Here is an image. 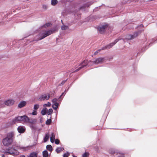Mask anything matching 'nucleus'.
I'll return each instance as SVG.
<instances>
[{"mask_svg": "<svg viewBox=\"0 0 157 157\" xmlns=\"http://www.w3.org/2000/svg\"><path fill=\"white\" fill-rule=\"evenodd\" d=\"M14 135V133L13 132L8 133L7 136L3 140L2 143L4 145L8 146L11 144L13 141Z\"/></svg>", "mask_w": 157, "mask_h": 157, "instance_id": "nucleus-1", "label": "nucleus"}, {"mask_svg": "<svg viewBox=\"0 0 157 157\" xmlns=\"http://www.w3.org/2000/svg\"><path fill=\"white\" fill-rule=\"evenodd\" d=\"M29 121V118L26 115L19 116L15 117L13 120L14 123H21L22 124H27Z\"/></svg>", "mask_w": 157, "mask_h": 157, "instance_id": "nucleus-2", "label": "nucleus"}, {"mask_svg": "<svg viewBox=\"0 0 157 157\" xmlns=\"http://www.w3.org/2000/svg\"><path fill=\"white\" fill-rule=\"evenodd\" d=\"M54 31L53 30H50L43 31L42 33H40L37 36L38 37L36 40H42L45 37L50 35L52 34Z\"/></svg>", "mask_w": 157, "mask_h": 157, "instance_id": "nucleus-3", "label": "nucleus"}, {"mask_svg": "<svg viewBox=\"0 0 157 157\" xmlns=\"http://www.w3.org/2000/svg\"><path fill=\"white\" fill-rule=\"evenodd\" d=\"M121 40V38H118L115 40L113 42L111 43L109 45H106L105 47L102 48L101 49H100L97 51H96L94 53V55H96L98 53V52L100 51L101 50H104L105 49H109L113 46L118 41Z\"/></svg>", "mask_w": 157, "mask_h": 157, "instance_id": "nucleus-4", "label": "nucleus"}, {"mask_svg": "<svg viewBox=\"0 0 157 157\" xmlns=\"http://www.w3.org/2000/svg\"><path fill=\"white\" fill-rule=\"evenodd\" d=\"M109 153L113 155L114 156L117 155V157H124V155L119 152L117 150L112 149L109 151Z\"/></svg>", "mask_w": 157, "mask_h": 157, "instance_id": "nucleus-5", "label": "nucleus"}, {"mask_svg": "<svg viewBox=\"0 0 157 157\" xmlns=\"http://www.w3.org/2000/svg\"><path fill=\"white\" fill-rule=\"evenodd\" d=\"M141 32V31H139L135 33L133 35H128L125 37V40H132L137 37L138 34Z\"/></svg>", "mask_w": 157, "mask_h": 157, "instance_id": "nucleus-6", "label": "nucleus"}, {"mask_svg": "<svg viewBox=\"0 0 157 157\" xmlns=\"http://www.w3.org/2000/svg\"><path fill=\"white\" fill-rule=\"evenodd\" d=\"M50 98V95L48 94H43L41 95L39 98L40 101H44V100H47L49 99Z\"/></svg>", "mask_w": 157, "mask_h": 157, "instance_id": "nucleus-7", "label": "nucleus"}, {"mask_svg": "<svg viewBox=\"0 0 157 157\" xmlns=\"http://www.w3.org/2000/svg\"><path fill=\"white\" fill-rule=\"evenodd\" d=\"M105 60V58L103 57H100L96 59L94 62L93 63L96 64H100L103 63Z\"/></svg>", "mask_w": 157, "mask_h": 157, "instance_id": "nucleus-8", "label": "nucleus"}, {"mask_svg": "<svg viewBox=\"0 0 157 157\" xmlns=\"http://www.w3.org/2000/svg\"><path fill=\"white\" fill-rule=\"evenodd\" d=\"M88 63V62L87 60H84L80 64V67L78 68L76 70H75L74 72H76L78 71L79 70L81 69L82 68H83L84 67L86 66Z\"/></svg>", "mask_w": 157, "mask_h": 157, "instance_id": "nucleus-9", "label": "nucleus"}, {"mask_svg": "<svg viewBox=\"0 0 157 157\" xmlns=\"http://www.w3.org/2000/svg\"><path fill=\"white\" fill-rule=\"evenodd\" d=\"M108 26V24H106L101 27H99L98 28L99 32L101 34L103 33L105 31V29Z\"/></svg>", "mask_w": 157, "mask_h": 157, "instance_id": "nucleus-10", "label": "nucleus"}, {"mask_svg": "<svg viewBox=\"0 0 157 157\" xmlns=\"http://www.w3.org/2000/svg\"><path fill=\"white\" fill-rule=\"evenodd\" d=\"M15 101L13 99H9L4 101V103L6 105L10 106L13 105Z\"/></svg>", "mask_w": 157, "mask_h": 157, "instance_id": "nucleus-11", "label": "nucleus"}, {"mask_svg": "<svg viewBox=\"0 0 157 157\" xmlns=\"http://www.w3.org/2000/svg\"><path fill=\"white\" fill-rule=\"evenodd\" d=\"M16 151V150L15 149L14 147H12L8 148V151L7 152V153L11 155L14 154V151Z\"/></svg>", "mask_w": 157, "mask_h": 157, "instance_id": "nucleus-12", "label": "nucleus"}, {"mask_svg": "<svg viewBox=\"0 0 157 157\" xmlns=\"http://www.w3.org/2000/svg\"><path fill=\"white\" fill-rule=\"evenodd\" d=\"M17 130L19 133H21L25 132V128L23 126H19L17 128Z\"/></svg>", "mask_w": 157, "mask_h": 157, "instance_id": "nucleus-13", "label": "nucleus"}, {"mask_svg": "<svg viewBox=\"0 0 157 157\" xmlns=\"http://www.w3.org/2000/svg\"><path fill=\"white\" fill-rule=\"evenodd\" d=\"M26 104V102L25 101H22L18 104V106L19 108H21L25 106Z\"/></svg>", "mask_w": 157, "mask_h": 157, "instance_id": "nucleus-14", "label": "nucleus"}, {"mask_svg": "<svg viewBox=\"0 0 157 157\" xmlns=\"http://www.w3.org/2000/svg\"><path fill=\"white\" fill-rule=\"evenodd\" d=\"M18 148L22 150V151H25L28 150L29 149V148L28 147H18Z\"/></svg>", "mask_w": 157, "mask_h": 157, "instance_id": "nucleus-15", "label": "nucleus"}, {"mask_svg": "<svg viewBox=\"0 0 157 157\" xmlns=\"http://www.w3.org/2000/svg\"><path fill=\"white\" fill-rule=\"evenodd\" d=\"M55 136L54 133L52 132L51 133V136L50 137V141L51 143H53L54 142V140H55Z\"/></svg>", "mask_w": 157, "mask_h": 157, "instance_id": "nucleus-16", "label": "nucleus"}, {"mask_svg": "<svg viewBox=\"0 0 157 157\" xmlns=\"http://www.w3.org/2000/svg\"><path fill=\"white\" fill-rule=\"evenodd\" d=\"M49 136L48 133H46L45 135V136L44 139V142H46L49 139Z\"/></svg>", "mask_w": 157, "mask_h": 157, "instance_id": "nucleus-17", "label": "nucleus"}, {"mask_svg": "<svg viewBox=\"0 0 157 157\" xmlns=\"http://www.w3.org/2000/svg\"><path fill=\"white\" fill-rule=\"evenodd\" d=\"M36 121H37V120L35 119H30L29 118V123H30L31 124H34L36 123Z\"/></svg>", "mask_w": 157, "mask_h": 157, "instance_id": "nucleus-18", "label": "nucleus"}, {"mask_svg": "<svg viewBox=\"0 0 157 157\" xmlns=\"http://www.w3.org/2000/svg\"><path fill=\"white\" fill-rule=\"evenodd\" d=\"M59 105V103H56L52 104V107L54 110H56L57 109Z\"/></svg>", "mask_w": 157, "mask_h": 157, "instance_id": "nucleus-19", "label": "nucleus"}, {"mask_svg": "<svg viewBox=\"0 0 157 157\" xmlns=\"http://www.w3.org/2000/svg\"><path fill=\"white\" fill-rule=\"evenodd\" d=\"M43 155L44 157H48V153L47 150H45L43 151Z\"/></svg>", "mask_w": 157, "mask_h": 157, "instance_id": "nucleus-20", "label": "nucleus"}, {"mask_svg": "<svg viewBox=\"0 0 157 157\" xmlns=\"http://www.w3.org/2000/svg\"><path fill=\"white\" fill-rule=\"evenodd\" d=\"M48 111V109L46 108L43 109L41 111V113L42 115H45L47 112Z\"/></svg>", "mask_w": 157, "mask_h": 157, "instance_id": "nucleus-21", "label": "nucleus"}, {"mask_svg": "<svg viewBox=\"0 0 157 157\" xmlns=\"http://www.w3.org/2000/svg\"><path fill=\"white\" fill-rule=\"evenodd\" d=\"M46 149L50 152H52L53 150L52 147L50 145H47L46 146Z\"/></svg>", "mask_w": 157, "mask_h": 157, "instance_id": "nucleus-22", "label": "nucleus"}, {"mask_svg": "<svg viewBox=\"0 0 157 157\" xmlns=\"http://www.w3.org/2000/svg\"><path fill=\"white\" fill-rule=\"evenodd\" d=\"M58 3V1L57 0H52L51 2V3L52 5L55 6Z\"/></svg>", "mask_w": 157, "mask_h": 157, "instance_id": "nucleus-23", "label": "nucleus"}, {"mask_svg": "<svg viewBox=\"0 0 157 157\" xmlns=\"http://www.w3.org/2000/svg\"><path fill=\"white\" fill-rule=\"evenodd\" d=\"M62 150V148L61 147H58L56 149V151L57 153H59Z\"/></svg>", "mask_w": 157, "mask_h": 157, "instance_id": "nucleus-24", "label": "nucleus"}, {"mask_svg": "<svg viewBox=\"0 0 157 157\" xmlns=\"http://www.w3.org/2000/svg\"><path fill=\"white\" fill-rule=\"evenodd\" d=\"M37 155L35 152H33L31 153L29 155V157H37Z\"/></svg>", "mask_w": 157, "mask_h": 157, "instance_id": "nucleus-25", "label": "nucleus"}, {"mask_svg": "<svg viewBox=\"0 0 157 157\" xmlns=\"http://www.w3.org/2000/svg\"><path fill=\"white\" fill-rule=\"evenodd\" d=\"M61 28L62 30H66L68 29V27L67 25H63L61 26Z\"/></svg>", "mask_w": 157, "mask_h": 157, "instance_id": "nucleus-26", "label": "nucleus"}, {"mask_svg": "<svg viewBox=\"0 0 157 157\" xmlns=\"http://www.w3.org/2000/svg\"><path fill=\"white\" fill-rule=\"evenodd\" d=\"M52 122V120L51 119H49L47 120L45 122V124H46L49 125Z\"/></svg>", "mask_w": 157, "mask_h": 157, "instance_id": "nucleus-27", "label": "nucleus"}, {"mask_svg": "<svg viewBox=\"0 0 157 157\" xmlns=\"http://www.w3.org/2000/svg\"><path fill=\"white\" fill-rule=\"evenodd\" d=\"M51 25L50 23H46L45 24L43 25L41 27H44L46 28L50 26Z\"/></svg>", "mask_w": 157, "mask_h": 157, "instance_id": "nucleus-28", "label": "nucleus"}, {"mask_svg": "<svg viewBox=\"0 0 157 157\" xmlns=\"http://www.w3.org/2000/svg\"><path fill=\"white\" fill-rule=\"evenodd\" d=\"M39 105L37 104L35 105L33 107V109L36 110L39 108Z\"/></svg>", "mask_w": 157, "mask_h": 157, "instance_id": "nucleus-29", "label": "nucleus"}, {"mask_svg": "<svg viewBox=\"0 0 157 157\" xmlns=\"http://www.w3.org/2000/svg\"><path fill=\"white\" fill-rule=\"evenodd\" d=\"M51 103L49 102H48L46 104H44V107H45V106H47V107H49L51 106Z\"/></svg>", "mask_w": 157, "mask_h": 157, "instance_id": "nucleus-30", "label": "nucleus"}, {"mask_svg": "<svg viewBox=\"0 0 157 157\" xmlns=\"http://www.w3.org/2000/svg\"><path fill=\"white\" fill-rule=\"evenodd\" d=\"M37 112L36 111V110H33V112H32L31 114L33 115H36L37 114Z\"/></svg>", "mask_w": 157, "mask_h": 157, "instance_id": "nucleus-31", "label": "nucleus"}, {"mask_svg": "<svg viewBox=\"0 0 157 157\" xmlns=\"http://www.w3.org/2000/svg\"><path fill=\"white\" fill-rule=\"evenodd\" d=\"M58 100V99L55 98L52 99V102L53 104H54L56 103H58L57 101Z\"/></svg>", "mask_w": 157, "mask_h": 157, "instance_id": "nucleus-32", "label": "nucleus"}, {"mask_svg": "<svg viewBox=\"0 0 157 157\" xmlns=\"http://www.w3.org/2000/svg\"><path fill=\"white\" fill-rule=\"evenodd\" d=\"M53 112V110L52 109H49L48 112V114L49 115L51 114Z\"/></svg>", "mask_w": 157, "mask_h": 157, "instance_id": "nucleus-33", "label": "nucleus"}, {"mask_svg": "<svg viewBox=\"0 0 157 157\" xmlns=\"http://www.w3.org/2000/svg\"><path fill=\"white\" fill-rule=\"evenodd\" d=\"M69 155V153L68 152H67L63 155V157H68Z\"/></svg>", "mask_w": 157, "mask_h": 157, "instance_id": "nucleus-34", "label": "nucleus"}, {"mask_svg": "<svg viewBox=\"0 0 157 157\" xmlns=\"http://www.w3.org/2000/svg\"><path fill=\"white\" fill-rule=\"evenodd\" d=\"M89 155L88 153L86 152L82 155V157H87Z\"/></svg>", "mask_w": 157, "mask_h": 157, "instance_id": "nucleus-35", "label": "nucleus"}, {"mask_svg": "<svg viewBox=\"0 0 157 157\" xmlns=\"http://www.w3.org/2000/svg\"><path fill=\"white\" fill-rule=\"evenodd\" d=\"M55 143L56 144H59V141L58 139H56L55 140Z\"/></svg>", "mask_w": 157, "mask_h": 157, "instance_id": "nucleus-36", "label": "nucleus"}, {"mask_svg": "<svg viewBox=\"0 0 157 157\" xmlns=\"http://www.w3.org/2000/svg\"><path fill=\"white\" fill-rule=\"evenodd\" d=\"M66 81H67V80L63 81H62V82H61V83L59 85V86L63 85L65 83V82H66Z\"/></svg>", "mask_w": 157, "mask_h": 157, "instance_id": "nucleus-37", "label": "nucleus"}, {"mask_svg": "<svg viewBox=\"0 0 157 157\" xmlns=\"http://www.w3.org/2000/svg\"><path fill=\"white\" fill-rule=\"evenodd\" d=\"M84 7H88V6L87 5H84Z\"/></svg>", "mask_w": 157, "mask_h": 157, "instance_id": "nucleus-38", "label": "nucleus"}, {"mask_svg": "<svg viewBox=\"0 0 157 157\" xmlns=\"http://www.w3.org/2000/svg\"><path fill=\"white\" fill-rule=\"evenodd\" d=\"M64 94V93H63L61 95V96H60V97H62V96H63V94Z\"/></svg>", "mask_w": 157, "mask_h": 157, "instance_id": "nucleus-39", "label": "nucleus"}, {"mask_svg": "<svg viewBox=\"0 0 157 157\" xmlns=\"http://www.w3.org/2000/svg\"><path fill=\"white\" fill-rule=\"evenodd\" d=\"M2 157H5V155L4 154L2 155Z\"/></svg>", "mask_w": 157, "mask_h": 157, "instance_id": "nucleus-40", "label": "nucleus"}, {"mask_svg": "<svg viewBox=\"0 0 157 157\" xmlns=\"http://www.w3.org/2000/svg\"><path fill=\"white\" fill-rule=\"evenodd\" d=\"M20 157H25V156L24 155H21Z\"/></svg>", "mask_w": 157, "mask_h": 157, "instance_id": "nucleus-41", "label": "nucleus"}, {"mask_svg": "<svg viewBox=\"0 0 157 157\" xmlns=\"http://www.w3.org/2000/svg\"><path fill=\"white\" fill-rule=\"evenodd\" d=\"M123 41H124V42H125V40H124V39H123Z\"/></svg>", "mask_w": 157, "mask_h": 157, "instance_id": "nucleus-42", "label": "nucleus"}, {"mask_svg": "<svg viewBox=\"0 0 157 157\" xmlns=\"http://www.w3.org/2000/svg\"><path fill=\"white\" fill-rule=\"evenodd\" d=\"M73 157H77L76 156H75V155H73Z\"/></svg>", "mask_w": 157, "mask_h": 157, "instance_id": "nucleus-43", "label": "nucleus"}, {"mask_svg": "<svg viewBox=\"0 0 157 157\" xmlns=\"http://www.w3.org/2000/svg\"><path fill=\"white\" fill-rule=\"evenodd\" d=\"M61 22H62V24L63 25V21H62V20H61Z\"/></svg>", "mask_w": 157, "mask_h": 157, "instance_id": "nucleus-44", "label": "nucleus"}, {"mask_svg": "<svg viewBox=\"0 0 157 157\" xmlns=\"http://www.w3.org/2000/svg\"><path fill=\"white\" fill-rule=\"evenodd\" d=\"M82 7H81V9H82Z\"/></svg>", "mask_w": 157, "mask_h": 157, "instance_id": "nucleus-45", "label": "nucleus"}]
</instances>
